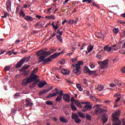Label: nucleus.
Listing matches in <instances>:
<instances>
[{
    "label": "nucleus",
    "mask_w": 125,
    "mask_h": 125,
    "mask_svg": "<svg viewBox=\"0 0 125 125\" xmlns=\"http://www.w3.org/2000/svg\"><path fill=\"white\" fill-rule=\"evenodd\" d=\"M39 76L36 74H31L30 76L27 79V77L24 79L22 82V84L23 85H27V84H29L30 83H33L36 82V81H38L39 80Z\"/></svg>",
    "instance_id": "f257e3e1"
},
{
    "label": "nucleus",
    "mask_w": 125,
    "mask_h": 125,
    "mask_svg": "<svg viewBox=\"0 0 125 125\" xmlns=\"http://www.w3.org/2000/svg\"><path fill=\"white\" fill-rule=\"evenodd\" d=\"M121 115V110H117L114 113H112L113 125H121V121L119 119V116Z\"/></svg>",
    "instance_id": "f03ea898"
},
{
    "label": "nucleus",
    "mask_w": 125,
    "mask_h": 125,
    "mask_svg": "<svg viewBox=\"0 0 125 125\" xmlns=\"http://www.w3.org/2000/svg\"><path fill=\"white\" fill-rule=\"evenodd\" d=\"M83 61H78V63H76L75 64V66L74 64H72L71 65L72 68L73 67L75 68V69H73V73H74V74H78V73H79L78 75H81L80 69H81V65H83Z\"/></svg>",
    "instance_id": "7ed1b4c3"
},
{
    "label": "nucleus",
    "mask_w": 125,
    "mask_h": 125,
    "mask_svg": "<svg viewBox=\"0 0 125 125\" xmlns=\"http://www.w3.org/2000/svg\"><path fill=\"white\" fill-rule=\"evenodd\" d=\"M51 54V52L50 51H45L44 49H40L36 53V55L39 57V56H49Z\"/></svg>",
    "instance_id": "20e7f679"
},
{
    "label": "nucleus",
    "mask_w": 125,
    "mask_h": 125,
    "mask_svg": "<svg viewBox=\"0 0 125 125\" xmlns=\"http://www.w3.org/2000/svg\"><path fill=\"white\" fill-rule=\"evenodd\" d=\"M108 62L109 60L107 59L102 62L99 61L98 62V63L99 65H100V69H105V68H107V67H108V65H109V63H108Z\"/></svg>",
    "instance_id": "39448f33"
},
{
    "label": "nucleus",
    "mask_w": 125,
    "mask_h": 125,
    "mask_svg": "<svg viewBox=\"0 0 125 125\" xmlns=\"http://www.w3.org/2000/svg\"><path fill=\"white\" fill-rule=\"evenodd\" d=\"M117 46V44L113 45L111 47H109L108 46H105L104 47V51H107V52H109V51H111V50H114V51H117L118 50V49L114 47H116Z\"/></svg>",
    "instance_id": "423d86ee"
},
{
    "label": "nucleus",
    "mask_w": 125,
    "mask_h": 125,
    "mask_svg": "<svg viewBox=\"0 0 125 125\" xmlns=\"http://www.w3.org/2000/svg\"><path fill=\"white\" fill-rule=\"evenodd\" d=\"M71 118L74 120L76 124H81V123H82V120L79 118V117L77 114H72Z\"/></svg>",
    "instance_id": "0eeeda50"
},
{
    "label": "nucleus",
    "mask_w": 125,
    "mask_h": 125,
    "mask_svg": "<svg viewBox=\"0 0 125 125\" xmlns=\"http://www.w3.org/2000/svg\"><path fill=\"white\" fill-rule=\"evenodd\" d=\"M92 109V105L91 104H87L85 105L82 109V112H87V111H90Z\"/></svg>",
    "instance_id": "6e6552de"
},
{
    "label": "nucleus",
    "mask_w": 125,
    "mask_h": 125,
    "mask_svg": "<svg viewBox=\"0 0 125 125\" xmlns=\"http://www.w3.org/2000/svg\"><path fill=\"white\" fill-rule=\"evenodd\" d=\"M103 112H107V110L102 109V108L97 107L95 109V113L96 115H101V114H102Z\"/></svg>",
    "instance_id": "1a4fd4ad"
},
{
    "label": "nucleus",
    "mask_w": 125,
    "mask_h": 125,
    "mask_svg": "<svg viewBox=\"0 0 125 125\" xmlns=\"http://www.w3.org/2000/svg\"><path fill=\"white\" fill-rule=\"evenodd\" d=\"M56 34H58L59 35H57V39L60 42H62V35H63V31H60V29H58L57 31Z\"/></svg>",
    "instance_id": "9d476101"
},
{
    "label": "nucleus",
    "mask_w": 125,
    "mask_h": 125,
    "mask_svg": "<svg viewBox=\"0 0 125 125\" xmlns=\"http://www.w3.org/2000/svg\"><path fill=\"white\" fill-rule=\"evenodd\" d=\"M103 123L106 124L108 122V115L106 113H104L102 115Z\"/></svg>",
    "instance_id": "9b49d317"
},
{
    "label": "nucleus",
    "mask_w": 125,
    "mask_h": 125,
    "mask_svg": "<svg viewBox=\"0 0 125 125\" xmlns=\"http://www.w3.org/2000/svg\"><path fill=\"white\" fill-rule=\"evenodd\" d=\"M6 6L7 10L9 11L11 9V1L10 0H7L6 2Z\"/></svg>",
    "instance_id": "f8f14e48"
},
{
    "label": "nucleus",
    "mask_w": 125,
    "mask_h": 125,
    "mask_svg": "<svg viewBox=\"0 0 125 125\" xmlns=\"http://www.w3.org/2000/svg\"><path fill=\"white\" fill-rule=\"evenodd\" d=\"M46 84H47V83H46L45 81L39 82L38 83V87L42 88V87H43V86H44V85H46Z\"/></svg>",
    "instance_id": "ddd939ff"
},
{
    "label": "nucleus",
    "mask_w": 125,
    "mask_h": 125,
    "mask_svg": "<svg viewBox=\"0 0 125 125\" xmlns=\"http://www.w3.org/2000/svg\"><path fill=\"white\" fill-rule=\"evenodd\" d=\"M89 76H91L92 78H95L96 77H97V75H98L97 73H96V71H91L90 70L89 72Z\"/></svg>",
    "instance_id": "4468645a"
},
{
    "label": "nucleus",
    "mask_w": 125,
    "mask_h": 125,
    "mask_svg": "<svg viewBox=\"0 0 125 125\" xmlns=\"http://www.w3.org/2000/svg\"><path fill=\"white\" fill-rule=\"evenodd\" d=\"M64 54V51L62 50L60 53H54V54L51 55L50 57H51L52 58H56V57H58V56L60 55V54Z\"/></svg>",
    "instance_id": "2eb2a0df"
},
{
    "label": "nucleus",
    "mask_w": 125,
    "mask_h": 125,
    "mask_svg": "<svg viewBox=\"0 0 125 125\" xmlns=\"http://www.w3.org/2000/svg\"><path fill=\"white\" fill-rule=\"evenodd\" d=\"M63 100L64 101H66L68 103H70V96L69 94H65L63 97Z\"/></svg>",
    "instance_id": "dca6fc26"
},
{
    "label": "nucleus",
    "mask_w": 125,
    "mask_h": 125,
    "mask_svg": "<svg viewBox=\"0 0 125 125\" xmlns=\"http://www.w3.org/2000/svg\"><path fill=\"white\" fill-rule=\"evenodd\" d=\"M24 64V62H22L21 60H20L16 65L15 68L16 69H18V68H21L22 67V65Z\"/></svg>",
    "instance_id": "f3484780"
},
{
    "label": "nucleus",
    "mask_w": 125,
    "mask_h": 125,
    "mask_svg": "<svg viewBox=\"0 0 125 125\" xmlns=\"http://www.w3.org/2000/svg\"><path fill=\"white\" fill-rule=\"evenodd\" d=\"M51 61H52V58L50 56L48 58H44V62L42 63V64H46L48 62H51Z\"/></svg>",
    "instance_id": "a211bd4d"
},
{
    "label": "nucleus",
    "mask_w": 125,
    "mask_h": 125,
    "mask_svg": "<svg viewBox=\"0 0 125 125\" xmlns=\"http://www.w3.org/2000/svg\"><path fill=\"white\" fill-rule=\"evenodd\" d=\"M25 106L26 107H31V106H33V103H31L28 99H26L25 100Z\"/></svg>",
    "instance_id": "6ab92c4d"
},
{
    "label": "nucleus",
    "mask_w": 125,
    "mask_h": 125,
    "mask_svg": "<svg viewBox=\"0 0 125 125\" xmlns=\"http://www.w3.org/2000/svg\"><path fill=\"white\" fill-rule=\"evenodd\" d=\"M40 81H41V80H37L36 81H34L32 84L29 85V87L30 88H34V87H35V86H36V85L38 84V83H39Z\"/></svg>",
    "instance_id": "aec40b11"
},
{
    "label": "nucleus",
    "mask_w": 125,
    "mask_h": 125,
    "mask_svg": "<svg viewBox=\"0 0 125 125\" xmlns=\"http://www.w3.org/2000/svg\"><path fill=\"white\" fill-rule=\"evenodd\" d=\"M23 18L24 20H26V21H33V20H34V18L30 16H25Z\"/></svg>",
    "instance_id": "412c9836"
},
{
    "label": "nucleus",
    "mask_w": 125,
    "mask_h": 125,
    "mask_svg": "<svg viewBox=\"0 0 125 125\" xmlns=\"http://www.w3.org/2000/svg\"><path fill=\"white\" fill-rule=\"evenodd\" d=\"M103 51V50H100L99 52L97 53L96 57L97 58V59H101V57L102 56V54H101V52Z\"/></svg>",
    "instance_id": "4be33fe9"
},
{
    "label": "nucleus",
    "mask_w": 125,
    "mask_h": 125,
    "mask_svg": "<svg viewBox=\"0 0 125 125\" xmlns=\"http://www.w3.org/2000/svg\"><path fill=\"white\" fill-rule=\"evenodd\" d=\"M49 91V90L48 89H43L40 91L39 93V95H42V94H44V93H46Z\"/></svg>",
    "instance_id": "5701e85b"
},
{
    "label": "nucleus",
    "mask_w": 125,
    "mask_h": 125,
    "mask_svg": "<svg viewBox=\"0 0 125 125\" xmlns=\"http://www.w3.org/2000/svg\"><path fill=\"white\" fill-rule=\"evenodd\" d=\"M44 58H45V56H40L38 58V60H39L38 61V63H41L42 62H44Z\"/></svg>",
    "instance_id": "b1692460"
},
{
    "label": "nucleus",
    "mask_w": 125,
    "mask_h": 125,
    "mask_svg": "<svg viewBox=\"0 0 125 125\" xmlns=\"http://www.w3.org/2000/svg\"><path fill=\"white\" fill-rule=\"evenodd\" d=\"M30 58L31 57L30 56L24 57L21 59V61H22L23 63L24 62H28Z\"/></svg>",
    "instance_id": "393cba45"
},
{
    "label": "nucleus",
    "mask_w": 125,
    "mask_h": 125,
    "mask_svg": "<svg viewBox=\"0 0 125 125\" xmlns=\"http://www.w3.org/2000/svg\"><path fill=\"white\" fill-rule=\"evenodd\" d=\"M70 107L71 108V110L72 111H77V107H76V105H75V104H74V103H72L71 104Z\"/></svg>",
    "instance_id": "a878e982"
},
{
    "label": "nucleus",
    "mask_w": 125,
    "mask_h": 125,
    "mask_svg": "<svg viewBox=\"0 0 125 125\" xmlns=\"http://www.w3.org/2000/svg\"><path fill=\"white\" fill-rule=\"evenodd\" d=\"M61 72L62 74H64V75L70 74V72H69V70H67L66 69H65L64 68L62 69Z\"/></svg>",
    "instance_id": "bb28decb"
},
{
    "label": "nucleus",
    "mask_w": 125,
    "mask_h": 125,
    "mask_svg": "<svg viewBox=\"0 0 125 125\" xmlns=\"http://www.w3.org/2000/svg\"><path fill=\"white\" fill-rule=\"evenodd\" d=\"M60 121L62 123H65V124H68V121L66 120L64 117L61 116L60 117Z\"/></svg>",
    "instance_id": "cd10ccee"
},
{
    "label": "nucleus",
    "mask_w": 125,
    "mask_h": 125,
    "mask_svg": "<svg viewBox=\"0 0 125 125\" xmlns=\"http://www.w3.org/2000/svg\"><path fill=\"white\" fill-rule=\"evenodd\" d=\"M78 115H79V117H80V118H81L82 119L85 118V114H84L82 112L79 111Z\"/></svg>",
    "instance_id": "c85d7f7f"
},
{
    "label": "nucleus",
    "mask_w": 125,
    "mask_h": 125,
    "mask_svg": "<svg viewBox=\"0 0 125 125\" xmlns=\"http://www.w3.org/2000/svg\"><path fill=\"white\" fill-rule=\"evenodd\" d=\"M90 71V70H89V68H88V67H87V66L84 67V68H83L84 73H85V74H87V73H88V74H89Z\"/></svg>",
    "instance_id": "c756f323"
},
{
    "label": "nucleus",
    "mask_w": 125,
    "mask_h": 125,
    "mask_svg": "<svg viewBox=\"0 0 125 125\" xmlns=\"http://www.w3.org/2000/svg\"><path fill=\"white\" fill-rule=\"evenodd\" d=\"M85 118L87 121H91V115L90 114H88L86 113V116H85Z\"/></svg>",
    "instance_id": "7c9ffc66"
},
{
    "label": "nucleus",
    "mask_w": 125,
    "mask_h": 125,
    "mask_svg": "<svg viewBox=\"0 0 125 125\" xmlns=\"http://www.w3.org/2000/svg\"><path fill=\"white\" fill-rule=\"evenodd\" d=\"M75 104L76 106L79 107V108H83V106L82 105V104L79 101H76Z\"/></svg>",
    "instance_id": "2f4dec72"
},
{
    "label": "nucleus",
    "mask_w": 125,
    "mask_h": 125,
    "mask_svg": "<svg viewBox=\"0 0 125 125\" xmlns=\"http://www.w3.org/2000/svg\"><path fill=\"white\" fill-rule=\"evenodd\" d=\"M97 89L99 91H102L104 89V87L102 85H98Z\"/></svg>",
    "instance_id": "473e14b6"
},
{
    "label": "nucleus",
    "mask_w": 125,
    "mask_h": 125,
    "mask_svg": "<svg viewBox=\"0 0 125 125\" xmlns=\"http://www.w3.org/2000/svg\"><path fill=\"white\" fill-rule=\"evenodd\" d=\"M39 70V68L36 67L34 69V70L31 72V74L32 75H36L37 74V72H38Z\"/></svg>",
    "instance_id": "72a5a7b5"
},
{
    "label": "nucleus",
    "mask_w": 125,
    "mask_h": 125,
    "mask_svg": "<svg viewBox=\"0 0 125 125\" xmlns=\"http://www.w3.org/2000/svg\"><path fill=\"white\" fill-rule=\"evenodd\" d=\"M56 96V94L53 93L52 94H50L47 96V98H51V97H54Z\"/></svg>",
    "instance_id": "f704fd0d"
},
{
    "label": "nucleus",
    "mask_w": 125,
    "mask_h": 125,
    "mask_svg": "<svg viewBox=\"0 0 125 125\" xmlns=\"http://www.w3.org/2000/svg\"><path fill=\"white\" fill-rule=\"evenodd\" d=\"M62 98H63V97H62L61 96H58L57 98H56V102H60L62 100Z\"/></svg>",
    "instance_id": "c9c22d12"
},
{
    "label": "nucleus",
    "mask_w": 125,
    "mask_h": 125,
    "mask_svg": "<svg viewBox=\"0 0 125 125\" xmlns=\"http://www.w3.org/2000/svg\"><path fill=\"white\" fill-rule=\"evenodd\" d=\"M115 83L116 84H117L118 86H121L122 85V82L119 80H115Z\"/></svg>",
    "instance_id": "e433bc0d"
},
{
    "label": "nucleus",
    "mask_w": 125,
    "mask_h": 125,
    "mask_svg": "<svg viewBox=\"0 0 125 125\" xmlns=\"http://www.w3.org/2000/svg\"><path fill=\"white\" fill-rule=\"evenodd\" d=\"M76 86L80 91H83V89L82 88V86H81L80 84H77Z\"/></svg>",
    "instance_id": "4c0bfd02"
},
{
    "label": "nucleus",
    "mask_w": 125,
    "mask_h": 125,
    "mask_svg": "<svg viewBox=\"0 0 125 125\" xmlns=\"http://www.w3.org/2000/svg\"><path fill=\"white\" fill-rule=\"evenodd\" d=\"M90 100H92L93 101H97V100H98L97 98H95V97L93 96H90Z\"/></svg>",
    "instance_id": "58836bf2"
},
{
    "label": "nucleus",
    "mask_w": 125,
    "mask_h": 125,
    "mask_svg": "<svg viewBox=\"0 0 125 125\" xmlns=\"http://www.w3.org/2000/svg\"><path fill=\"white\" fill-rule=\"evenodd\" d=\"M23 75L24 77H26V76H28L29 75V73H30V70L27 71V70H24L23 71Z\"/></svg>",
    "instance_id": "ea45409f"
},
{
    "label": "nucleus",
    "mask_w": 125,
    "mask_h": 125,
    "mask_svg": "<svg viewBox=\"0 0 125 125\" xmlns=\"http://www.w3.org/2000/svg\"><path fill=\"white\" fill-rule=\"evenodd\" d=\"M113 32L115 34V35H117V34L119 33V28H114L113 29Z\"/></svg>",
    "instance_id": "a19ab883"
},
{
    "label": "nucleus",
    "mask_w": 125,
    "mask_h": 125,
    "mask_svg": "<svg viewBox=\"0 0 125 125\" xmlns=\"http://www.w3.org/2000/svg\"><path fill=\"white\" fill-rule=\"evenodd\" d=\"M89 66L91 69H93V68L95 67V64H94V62H90Z\"/></svg>",
    "instance_id": "79ce46f5"
},
{
    "label": "nucleus",
    "mask_w": 125,
    "mask_h": 125,
    "mask_svg": "<svg viewBox=\"0 0 125 125\" xmlns=\"http://www.w3.org/2000/svg\"><path fill=\"white\" fill-rule=\"evenodd\" d=\"M29 65H26L24 67H22L21 68V71H26V70H27V69H28V68H29Z\"/></svg>",
    "instance_id": "37998d69"
},
{
    "label": "nucleus",
    "mask_w": 125,
    "mask_h": 125,
    "mask_svg": "<svg viewBox=\"0 0 125 125\" xmlns=\"http://www.w3.org/2000/svg\"><path fill=\"white\" fill-rule=\"evenodd\" d=\"M46 105H53V103L52 101H46Z\"/></svg>",
    "instance_id": "c03bdc74"
},
{
    "label": "nucleus",
    "mask_w": 125,
    "mask_h": 125,
    "mask_svg": "<svg viewBox=\"0 0 125 125\" xmlns=\"http://www.w3.org/2000/svg\"><path fill=\"white\" fill-rule=\"evenodd\" d=\"M45 18H46L47 19H54V16L51 15L49 16H46L45 17Z\"/></svg>",
    "instance_id": "a18cd8bd"
},
{
    "label": "nucleus",
    "mask_w": 125,
    "mask_h": 125,
    "mask_svg": "<svg viewBox=\"0 0 125 125\" xmlns=\"http://www.w3.org/2000/svg\"><path fill=\"white\" fill-rule=\"evenodd\" d=\"M20 15L22 16V17H24V18L26 17V16H25V13H24V11H22V10L20 12Z\"/></svg>",
    "instance_id": "49530a36"
},
{
    "label": "nucleus",
    "mask_w": 125,
    "mask_h": 125,
    "mask_svg": "<svg viewBox=\"0 0 125 125\" xmlns=\"http://www.w3.org/2000/svg\"><path fill=\"white\" fill-rule=\"evenodd\" d=\"M55 90L56 92H54V93L56 94V96H57V94H59L60 91H59V90H58V89L57 88H56L55 89Z\"/></svg>",
    "instance_id": "de8ad7c7"
},
{
    "label": "nucleus",
    "mask_w": 125,
    "mask_h": 125,
    "mask_svg": "<svg viewBox=\"0 0 125 125\" xmlns=\"http://www.w3.org/2000/svg\"><path fill=\"white\" fill-rule=\"evenodd\" d=\"M52 26H53V28H54V30H55V31L57 30V26H56V25H54V21L52 22Z\"/></svg>",
    "instance_id": "09e8293b"
},
{
    "label": "nucleus",
    "mask_w": 125,
    "mask_h": 125,
    "mask_svg": "<svg viewBox=\"0 0 125 125\" xmlns=\"http://www.w3.org/2000/svg\"><path fill=\"white\" fill-rule=\"evenodd\" d=\"M38 25H39L40 27H41V28H42V27H43V25H42V22H37L36 26H38Z\"/></svg>",
    "instance_id": "8fccbe9b"
},
{
    "label": "nucleus",
    "mask_w": 125,
    "mask_h": 125,
    "mask_svg": "<svg viewBox=\"0 0 125 125\" xmlns=\"http://www.w3.org/2000/svg\"><path fill=\"white\" fill-rule=\"evenodd\" d=\"M10 70V67L6 66L4 67V71H9Z\"/></svg>",
    "instance_id": "3c124183"
},
{
    "label": "nucleus",
    "mask_w": 125,
    "mask_h": 125,
    "mask_svg": "<svg viewBox=\"0 0 125 125\" xmlns=\"http://www.w3.org/2000/svg\"><path fill=\"white\" fill-rule=\"evenodd\" d=\"M101 34H102V33H99V32H97L95 33L96 37H97V38H100Z\"/></svg>",
    "instance_id": "603ef678"
},
{
    "label": "nucleus",
    "mask_w": 125,
    "mask_h": 125,
    "mask_svg": "<svg viewBox=\"0 0 125 125\" xmlns=\"http://www.w3.org/2000/svg\"><path fill=\"white\" fill-rule=\"evenodd\" d=\"M59 94H60V96H63L65 94L63 93V91L62 90H60L59 92Z\"/></svg>",
    "instance_id": "864d4df0"
},
{
    "label": "nucleus",
    "mask_w": 125,
    "mask_h": 125,
    "mask_svg": "<svg viewBox=\"0 0 125 125\" xmlns=\"http://www.w3.org/2000/svg\"><path fill=\"white\" fill-rule=\"evenodd\" d=\"M19 9H20V5H18L17 7L16 10V13L17 14L18 12H19Z\"/></svg>",
    "instance_id": "5fc2aeb1"
},
{
    "label": "nucleus",
    "mask_w": 125,
    "mask_h": 125,
    "mask_svg": "<svg viewBox=\"0 0 125 125\" xmlns=\"http://www.w3.org/2000/svg\"><path fill=\"white\" fill-rule=\"evenodd\" d=\"M7 15H8V13H4V15L2 16V18H6L7 17Z\"/></svg>",
    "instance_id": "6e6d98bb"
},
{
    "label": "nucleus",
    "mask_w": 125,
    "mask_h": 125,
    "mask_svg": "<svg viewBox=\"0 0 125 125\" xmlns=\"http://www.w3.org/2000/svg\"><path fill=\"white\" fill-rule=\"evenodd\" d=\"M116 85H117L116 83H111L109 84V86L110 87H114L116 86Z\"/></svg>",
    "instance_id": "4d7b16f0"
},
{
    "label": "nucleus",
    "mask_w": 125,
    "mask_h": 125,
    "mask_svg": "<svg viewBox=\"0 0 125 125\" xmlns=\"http://www.w3.org/2000/svg\"><path fill=\"white\" fill-rule=\"evenodd\" d=\"M122 52H121V53L122 54H125V47H122Z\"/></svg>",
    "instance_id": "13d9d810"
},
{
    "label": "nucleus",
    "mask_w": 125,
    "mask_h": 125,
    "mask_svg": "<svg viewBox=\"0 0 125 125\" xmlns=\"http://www.w3.org/2000/svg\"><path fill=\"white\" fill-rule=\"evenodd\" d=\"M16 109H12L11 113V114H16Z\"/></svg>",
    "instance_id": "bf43d9fd"
},
{
    "label": "nucleus",
    "mask_w": 125,
    "mask_h": 125,
    "mask_svg": "<svg viewBox=\"0 0 125 125\" xmlns=\"http://www.w3.org/2000/svg\"><path fill=\"white\" fill-rule=\"evenodd\" d=\"M93 49V46H91L90 47V48H89V49L88 50V52H91V51H92V50Z\"/></svg>",
    "instance_id": "052dcab7"
},
{
    "label": "nucleus",
    "mask_w": 125,
    "mask_h": 125,
    "mask_svg": "<svg viewBox=\"0 0 125 125\" xmlns=\"http://www.w3.org/2000/svg\"><path fill=\"white\" fill-rule=\"evenodd\" d=\"M51 9H52V8L47 9V12H46L47 14H48V13H51L50 10H51Z\"/></svg>",
    "instance_id": "680f3d73"
},
{
    "label": "nucleus",
    "mask_w": 125,
    "mask_h": 125,
    "mask_svg": "<svg viewBox=\"0 0 125 125\" xmlns=\"http://www.w3.org/2000/svg\"><path fill=\"white\" fill-rule=\"evenodd\" d=\"M81 104H83V105H85V104H89V103L88 102H82Z\"/></svg>",
    "instance_id": "e2e57ef3"
},
{
    "label": "nucleus",
    "mask_w": 125,
    "mask_h": 125,
    "mask_svg": "<svg viewBox=\"0 0 125 125\" xmlns=\"http://www.w3.org/2000/svg\"><path fill=\"white\" fill-rule=\"evenodd\" d=\"M83 82L84 84H88V83H87V80H86V79H83Z\"/></svg>",
    "instance_id": "0e129e2a"
},
{
    "label": "nucleus",
    "mask_w": 125,
    "mask_h": 125,
    "mask_svg": "<svg viewBox=\"0 0 125 125\" xmlns=\"http://www.w3.org/2000/svg\"><path fill=\"white\" fill-rule=\"evenodd\" d=\"M21 27L23 28H26V27H27V23H23L21 24Z\"/></svg>",
    "instance_id": "69168bd1"
},
{
    "label": "nucleus",
    "mask_w": 125,
    "mask_h": 125,
    "mask_svg": "<svg viewBox=\"0 0 125 125\" xmlns=\"http://www.w3.org/2000/svg\"><path fill=\"white\" fill-rule=\"evenodd\" d=\"M104 35L101 34V36H100V38L102 40H104Z\"/></svg>",
    "instance_id": "338daca9"
},
{
    "label": "nucleus",
    "mask_w": 125,
    "mask_h": 125,
    "mask_svg": "<svg viewBox=\"0 0 125 125\" xmlns=\"http://www.w3.org/2000/svg\"><path fill=\"white\" fill-rule=\"evenodd\" d=\"M121 71L122 72V73H125V67L121 69Z\"/></svg>",
    "instance_id": "774afa93"
}]
</instances>
